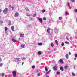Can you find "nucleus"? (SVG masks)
Segmentation results:
<instances>
[{
	"label": "nucleus",
	"instance_id": "nucleus-1",
	"mask_svg": "<svg viewBox=\"0 0 77 77\" xmlns=\"http://www.w3.org/2000/svg\"><path fill=\"white\" fill-rule=\"evenodd\" d=\"M14 61L17 62L18 64L21 61V59L20 58H14Z\"/></svg>",
	"mask_w": 77,
	"mask_h": 77
},
{
	"label": "nucleus",
	"instance_id": "nucleus-2",
	"mask_svg": "<svg viewBox=\"0 0 77 77\" xmlns=\"http://www.w3.org/2000/svg\"><path fill=\"white\" fill-rule=\"evenodd\" d=\"M12 74H13V77H16L17 75V72L15 71H14L12 72Z\"/></svg>",
	"mask_w": 77,
	"mask_h": 77
},
{
	"label": "nucleus",
	"instance_id": "nucleus-3",
	"mask_svg": "<svg viewBox=\"0 0 77 77\" xmlns=\"http://www.w3.org/2000/svg\"><path fill=\"white\" fill-rule=\"evenodd\" d=\"M8 8H5L3 11V12L4 14H6L7 13L8 11Z\"/></svg>",
	"mask_w": 77,
	"mask_h": 77
},
{
	"label": "nucleus",
	"instance_id": "nucleus-4",
	"mask_svg": "<svg viewBox=\"0 0 77 77\" xmlns=\"http://www.w3.org/2000/svg\"><path fill=\"white\" fill-rule=\"evenodd\" d=\"M19 16V13L18 12H16L14 14L15 17H18Z\"/></svg>",
	"mask_w": 77,
	"mask_h": 77
},
{
	"label": "nucleus",
	"instance_id": "nucleus-5",
	"mask_svg": "<svg viewBox=\"0 0 77 77\" xmlns=\"http://www.w3.org/2000/svg\"><path fill=\"white\" fill-rule=\"evenodd\" d=\"M57 67L56 66H54L53 67V69L54 71H56V70H57Z\"/></svg>",
	"mask_w": 77,
	"mask_h": 77
},
{
	"label": "nucleus",
	"instance_id": "nucleus-6",
	"mask_svg": "<svg viewBox=\"0 0 77 77\" xmlns=\"http://www.w3.org/2000/svg\"><path fill=\"white\" fill-rule=\"evenodd\" d=\"M50 30H51L50 28H48V29L47 32L48 33H50Z\"/></svg>",
	"mask_w": 77,
	"mask_h": 77
},
{
	"label": "nucleus",
	"instance_id": "nucleus-7",
	"mask_svg": "<svg viewBox=\"0 0 77 77\" xmlns=\"http://www.w3.org/2000/svg\"><path fill=\"white\" fill-rule=\"evenodd\" d=\"M59 62H60L61 63H63V60L61 59L59 60Z\"/></svg>",
	"mask_w": 77,
	"mask_h": 77
},
{
	"label": "nucleus",
	"instance_id": "nucleus-8",
	"mask_svg": "<svg viewBox=\"0 0 77 77\" xmlns=\"http://www.w3.org/2000/svg\"><path fill=\"white\" fill-rule=\"evenodd\" d=\"M39 21L40 22V23H42V18H39Z\"/></svg>",
	"mask_w": 77,
	"mask_h": 77
},
{
	"label": "nucleus",
	"instance_id": "nucleus-9",
	"mask_svg": "<svg viewBox=\"0 0 77 77\" xmlns=\"http://www.w3.org/2000/svg\"><path fill=\"white\" fill-rule=\"evenodd\" d=\"M19 36L21 37H24V34H21L19 35Z\"/></svg>",
	"mask_w": 77,
	"mask_h": 77
},
{
	"label": "nucleus",
	"instance_id": "nucleus-10",
	"mask_svg": "<svg viewBox=\"0 0 77 77\" xmlns=\"http://www.w3.org/2000/svg\"><path fill=\"white\" fill-rule=\"evenodd\" d=\"M11 29L12 31H14V30H15V28H14V26H12L11 27Z\"/></svg>",
	"mask_w": 77,
	"mask_h": 77
},
{
	"label": "nucleus",
	"instance_id": "nucleus-11",
	"mask_svg": "<svg viewBox=\"0 0 77 77\" xmlns=\"http://www.w3.org/2000/svg\"><path fill=\"white\" fill-rule=\"evenodd\" d=\"M12 41L13 42H17V40H15V39L14 38L12 39Z\"/></svg>",
	"mask_w": 77,
	"mask_h": 77
},
{
	"label": "nucleus",
	"instance_id": "nucleus-12",
	"mask_svg": "<svg viewBox=\"0 0 77 77\" xmlns=\"http://www.w3.org/2000/svg\"><path fill=\"white\" fill-rule=\"evenodd\" d=\"M51 72V70H49L48 72H47L45 74V75H47V74H48L50 72Z\"/></svg>",
	"mask_w": 77,
	"mask_h": 77
},
{
	"label": "nucleus",
	"instance_id": "nucleus-13",
	"mask_svg": "<svg viewBox=\"0 0 77 77\" xmlns=\"http://www.w3.org/2000/svg\"><path fill=\"white\" fill-rule=\"evenodd\" d=\"M60 70L61 71H63V67H61L60 68Z\"/></svg>",
	"mask_w": 77,
	"mask_h": 77
},
{
	"label": "nucleus",
	"instance_id": "nucleus-14",
	"mask_svg": "<svg viewBox=\"0 0 77 77\" xmlns=\"http://www.w3.org/2000/svg\"><path fill=\"white\" fill-rule=\"evenodd\" d=\"M55 42H56L57 45H59V44L58 43V41H57V40H55Z\"/></svg>",
	"mask_w": 77,
	"mask_h": 77
},
{
	"label": "nucleus",
	"instance_id": "nucleus-15",
	"mask_svg": "<svg viewBox=\"0 0 77 77\" xmlns=\"http://www.w3.org/2000/svg\"><path fill=\"white\" fill-rule=\"evenodd\" d=\"M45 69L46 71H48V69L47 68V67L45 66Z\"/></svg>",
	"mask_w": 77,
	"mask_h": 77
},
{
	"label": "nucleus",
	"instance_id": "nucleus-16",
	"mask_svg": "<svg viewBox=\"0 0 77 77\" xmlns=\"http://www.w3.org/2000/svg\"><path fill=\"white\" fill-rule=\"evenodd\" d=\"M51 45L52 47H54V44H53V43H51Z\"/></svg>",
	"mask_w": 77,
	"mask_h": 77
},
{
	"label": "nucleus",
	"instance_id": "nucleus-17",
	"mask_svg": "<svg viewBox=\"0 0 77 77\" xmlns=\"http://www.w3.org/2000/svg\"><path fill=\"white\" fill-rule=\"evenodd\" d=\"M66 59H68V54H66Z\"/></svg>",
	"mask_w": 77,
	"mask_h": 77
},
{
	"label": "nucleus",
	"instance_id": "nucleus-18",
	"mask_svg": "<svg viewBox=\"0 0 77 77\" xmlns=\"http://www.w3.org/2000/svg\"><path fill=\"white\" fill-rule=\"evenodd\" d=\"M68 66H64V68L65 69H66L68 68Z\"/></svg>",
	"mask_w": 77,
	"mask_h": 77
},
{
	"label": "nucleus",
	"instance_id": "nucleus-19",
	"mask_svg": "<svg viewBox=\"0 0 77 77\" xmlns=\"http://www.w3.org/2000/svg\"><path fill=\"white\" fill-rule=\"evenodd\" d=\"M25 47V44H22L21 45V47Z\"/></svg>",
	"mask_w": 77,
	"mask_h": 77
},
{
	"label": "nucleus",
	"instance_id": "nucleus-20",
	"mask_svg": "<svg viewBox=\"0 0 77 77\" xmlns=\"http://www.w3.org/2000/svg\"><path fill=\"white\" fill-rule=\"evenodd\" d=\"M38 45H42V43H38Z\"/></svg>",
	"mask_w": 77,
	"mask_h": 77
},
{
	"label": "nucleus",
	"instance_id": "nucleus-21",
	"mask_svg": "<svg viewBox=\"0 0 77 77\" xmlns=\"http://www.w3.org/2000/svg\"><path fill=\"white\" fill-rule=\"evenodd\" d=\"M62 19V17H60L59 18V20H61Z\"/></svg>",
	"mask_w": 77,
	"mask_h": 77
},
{
	"label": "nucleus",
	"instance_id": "nucleus-22",
	"mask_svg": "<svg viewBox=\"0 0 77 77\" xmlns=\"http://www.w3.org/2000/svg\"><path fill=\"white\" fill-rule=\"evenodd\" d=\"M38 54H39V55H41V54H42V53H41V52L40 51L38 52Z\"/></svg>",
	"mask_w": 77,
	"mask_h": 77
},
{
	"label": "nucleus",
	"instance_id": "nucleus-23",
	"mask_svg": "<svg viewBox=\"0 0 77 77\" xmlns=\"http://www.w3.org/2000/svg\"><path fill=\"white\" fill-rule=\"evenodd\" d=\"M22 59V60H25L26 59V58H25V57H23Z\"/></svg>",
	"mask_w": 77,
	"mask_h": 77
},
{
	"label": "nucleus",
	"instance_id": "nucleus-24",
	"mask_svg": "<svg viewBox=\"0 0 77 77\" xmlns=\"http://www.w3.org/2000/svg\"><path fill=\"white\" fill-rule=\"evenodd\" d=\"M5 31H7V30H8V28H7V27H5Z\"/></svg>",
	"mask_w": 77,
	"mask_h": 77
},
{
	"label": "nucleus",
	"instance_id": "nucleus-25",
	"mask_svg": "<svg viewBox=\"0 0 77 77\" xmlns=\"http://www.w3.org/2000/svg\"><path fill=\"white\" fill-rule=\"evenodd\" d=\"M57 74H58V75H59L60 74V72H57L56 73Z\"/></svg>",
	"mask_w": 77,
	"mask_h": 77
},
{
	"label": "nucleus",
	"instance_id": "nucleus-26",
	"mask_svg": "<svg viewBox=\"0 0 77 77\" xmlns=\"http://www.w3.org/2000/svg\"><path fill=\"white\" fill-rule=\"evenodd\" d=\"M11 8H12V10H14V6H12Z\"/></svg>",
	"mask_w": 77,
	"mask_h": 77
},
{
	"label": "nucleus",
	"instance_id": "nucleus-27",
	"mask_svg": "<svg viewBox=\"0 0 77 77\" xmlns=\"http://www.w3.org/2000/svg\"><path fill=\"white\" fill-rule=\"evenodd\" d=\"M26 14V16H27V17L29 16H30V15H31L30 14Z\"/></svg>",
	"mask_w": 77,
	"mask_h": 77
},
{
	"label": "nucleus",
	"instance_id": "nucleus-28",
	"mask_svg": "<svg viewBox=\"0 0 77 77\" xmlns=\"http://www.w3.org/2000/svg\"><path fill=\"white\" fill-rule=\"evenodd\" d=\"M4 75H5V74L4 73H2V74H1V76L2 77H4Z\"/></svg>",
	"mask_w": 77,
	"mask_h": 77
},
{
	"label": "nucleus",
	"instance_id": "nucleus-29",
	"mask_svg": "<svg viewBox=\"0 0 77 77\" xmlns=\"http://www.w3.org/2000/svg\"><path fill=\"white\" fill-rule=\"evenodd\" d=\"M41 75V74L40 73H38V74H37V76H38V77H39V76H40Z\"/></svg>",
	"mask_w": 77,
	"mask_h": 77
},
{
	"label": "nucleus",
	"instance_id": "nucleus-30",
	"mask_svg": "<svg viewBox=\"0 0 77 77\" xmlns=\"http://www.w3.org/2000/svg\"><path fill=\"white\" fill-rule=\"evenodd\" d=\"M75 57H77V54H75Z\"/></svg>",
	"mask_w": 77,
	"mask_h": 77
},
{
	"label": "nucleus",
	"instance_id": "nucleus-31",
	"mask_svg": "<svg viewBox=\"0 0 77 77\" xmlns=\"http://www.w3.org/2000/svg\"><path fill=\"white\" fill-rule=\"evenodd\" d=\"M26 10L27 11H29V9L27 8H26Z\"/></svg>",
	"mask_w": 77,
	"mask_h": 77
},
{
	"label": "nucleus",
	"instance_id": "nucleus-32",
	"mask_svg": "<svg viewBox=\"0 0 77 77\" xmlns=\"http://www.w3.org/2000/svg\"><path fill=\"white\" fill-rule=\"evenodd\" d=\"M74 11H75V12H77V9H75L74 10Z\"/></svg>",
	"mask_w": 77,
	"mask_h": 77
},
{
	"label": "nucleus",
	"instance_id": "nucleus-33",
	"mask_svg": "<svg viewBox=\"0 0 77 77\" xmlns=\"http://www.w3.org/2000/svg\"><path fill=\"white\" fill-rule=\"evenodd\" d=\"M3 23V21L1 20L0 21V24H2Z\"/></svg>",
	"mask_w": 77,
	"mask_h": 77
},
{
	"label": "nucleus",
	"instance_id": "nucleus-34",
	"mask_svg": "<svg viewBox=\"0 0 77 77\" xmlns=\"http://www.w3.org/2000/svg\"><path fill=\"white\" fill-rule=\"evenodd\" d=\"M8 25L9 26H11V22H9Z\"/></svg>",
	"mask_w": 77,
	"mask_h": 77
},
{
	"label": "nucleus",
	"instance_id": "nucleus-35",
	"mask_svg": "<svg viewBox=\"0 0 77 77\" xmlns=\"http://www.w3.org/2000/svg\"><path fill=\"white\" fill-rule=\"evenodd\" d=\"M72 75L73 76H75V74L73 73H72Z\"/></svg>",
	"mask_w": 77,
	"mask_h": 77
},
{
	"label": "nucleus",
	"instance_id": "nucleus-36",
	"mask_svg": "<svg viewBox=\"0 0 77 77\" xmlns=\"http://www.w3.org/2000/svg\"><path fill=\"white\" fill-rule=\"evenodd\" d=\"M67 14H68V12L67 11H66V12L65 13V15H67Z\"/></svg>",
	"mask_w": 77,
	"mask_h": 77
},
{
	"label": "nucleus",
	"instance_id": "nucleus-37",
	"mask_svg": "<svg viewBox=\"0 0 77 77\" xmlns=\"http://www.w3.org/2000/svg\"><path fill=\"white\" fill-rule=\"evenodd\" d=\"M45 10H43L42 11V12L43 13H44V12H45Z\"/></svg>",
	"mask_w": 77,
	"mask_h": 77
},
{
	"label": "nucleus",
	"instance_id": "nucleus-38",
	"mask_svg": "<svg viewBox=\"0 0 77 77\" xmlns=\"http://www.w3.org/2000/svg\"><path fill=\"white\" fill-rule=\"evenodd\" d=\"M43 19V20H44V21H46V17L44 18Z\"/></svg>",
	"mask_w": 77,
	"mask_h": 77
},
{
	"label": "nucleus",
	"instance_id": "nucleus-39",
	"mask_svg": "<svg viewBox=\"0 0 77 77\" xmlns=\"http://www.w3.org/2000/svg\"><path fill=\"white\" fill-rule=\"evenodd\" d=\"M64 45H65V43H62V44H61V45L62 46H63Z\"/></svg>",
	"mask_w": 77,
	"mask_h": 77
},
{
	"label": "nucleus",
	"instance_id": "nucleus-40",
	"mask_svg": "<svg viewBox=\"0 0 77 77\" xmlns=\"http://www.w3.org/2000/svg\"><path fill=\"white\" fill-rule=\"evenodd\" d=\"M65 43L66 44H69V42H65Z\"/></svg>",
	"mask_w": 77,
	"mask_h": 77
},
{
	"label": "nucleus",
	"instance_id": "nucleus-41",
	"mask_svg": "<svg viewBox=\"0 0 77 77\" xmlns=\"http://www.w3.org/2000/svg\"><path fill=\"white\" fill-rule=\"evenodd\" d=\"M35 66H32V68H33V69H34V68H35Z\"/></svg>",
	"mask_w": 77,
	"mask_h": 77
},
{
	"label": "nucleus",
	"instance_id": "nucleus-42",
	"mask_svg": "<svg viewBox=\"0 0 77 77\" xmlns=\"http://www.w3.org/2000/svg\"><path fill=\"white\" fill-rule=\"evenodd\" d=\"M36 14H33L34 17H36Z\"/></svg>",
	"mask_w": 77,
	"mask_h": 77
},
{
	"label": "nucleus",
	"instance_id": "nucleus-43",
	"mask_svg": "<svg viewBox=\"0 0 77 77\" xmlns=\"http://www.w3.org/2000/svg\"><path fill=\"white\" fill-rule=\"evenodd\" d=\"M2 66H3V64L2 63H0V66L1 67Z\"/></svg>",
	"mask_w": 77,
	"mask_h": 77
},
{
	"label": "nucleus",
	"instance_id": "nucleus-44",
	"mask_svg": "<svg viewBox=\"0 0 77 77\" xmlns=\"http://www.w3.org/2000/svg\"><path fill=\"white\" fill-rule=\"evenodd\" d=\"M72 2H75V0H71Z\"/></svg>",
	"mask_w": 77,
	"mask_h": 77
},
{
	"label": "nucleus",
	"instance_id": "nucleus-45",
	"mask_svg": "<svg viewBox=\"0 0 77 77\" xmlns=\"http://www.w3.org/2000/svg\"><path fill=\"white\" fill-rule=\"evenodd\" d=\"M66 39H67V40H68V41H69V38H68V37H66Z\"/></svg>",
	"mask_w": 77,
	"mask_h": 77
},
{
	"label": "nucleus",
	"instance_id": "nucleus-46",
	"mask_svg": "<svg viewBox=\"0 0 77 77\" xmlns=\"http://www.w3.org/2000/svg\"><path fill=\"white\" fill-rule=\"evenodd\" d=\"M67 4V5H68V6H69V2H68Z\"/></svg>",
	"mask_w": 77,
	"mask_h": 77
},
{
	"label": "nucleus",
	"instance_id": "nucleus-47",
	"mask_svg": "<svg viewBox=\"0 0 77 77\" xmlns=\"http://www.w3.org/2000/svg\"><path fill=\"white\" fill-rule=\"evenodd\" d=\"M71 52H69V55H71Z\"/></svg>",
	"mask_w": 77,
	"mask_h": 77
},
{
	"label": "nucleus",
	"instance_id": "nucleus-48",
	"mask_svg": "<svg viewBox=\"0 0 77 77\" xmlns=\"http://www.w3.org/2000/svg\"><path fill=\"white\" fill-rule=\"evenodd\" d=\"M2 62V59L1 58H0V63Z\"/></svg>",
	"mask_w": 77,
	"mask_h": 77
},
{
	"label": "nucleus",
	"instance_id": "nucleus-49",
	"mask_svg": "<svg viewBox=\"0 0 77 77\" xmlns=\"http://www.w3.org/2000/svg\"><path fill=\"white\" fill-rule=\"evenodd\" d=\"M9 7H11V5H9Z\"/></svg>",
	"mask_w": 77,
	"mask_h": 77
},
{
	"label": "nucleus",
	"instance_id": "nucleus-50",
	"mask_svg": "<svg viewBox=\"0 0 77 77\" xmlns=\"http://www.w3.org/2000/svg\"><path fill=\"white\" fill-rule=\"evenodd\" d=\"M10 75H8V77H10Z\"/></svg>",
	"mask_w": 77,
	"mask_h": 77
},
{
	"label": "nucleus",
	"instance_id": "nucleus-51",
	"mask_svg": "<svg viewBox=\"0 0 77 77\" xmlns=\"http://www.w3.org/2000/svg\"><path fill=\"white\" fill-rule=\"evenodd\" d=\"M2 12V10L1 9H0V13H1Z\"/></svg>",
	"mask_w": 77,
	"mask_h": 77
},
{
	"label": "nucleus",
	"instance_id": "nucleus-52",
	"mask_svg": "<svg viewBox=\"0 0 77 77\" xmlns=\"http://www.w3.org/2000/svg\"><path fill=\"white\" fill-rule=\"evenodd\" d=\"M24 62H23L22 64V65H23L24 64Z\"/></svg>",
	"mask_w": 77,
	"mask_h": 77
},
{
	"label": "nucleus",
	"instance_id": "nucleus-53",
	"mask_svg": "<svg viewBox=\"0 0 77 77\" xmlns=\"http://www.w3.org/2000/svg\"><path fill=\"white\" fill-rule=\"evenodd\" d=\"M46 77H50L49 76L47 75L46 76Z\"/></svg>",
	"mask_w": 77,
	"mask_h": 77
},
{
	"label": "nucleus",
	"instance_id": "nucleus-54",
	"mask_svg": "<svg viewBox=\"0 0 77 77\" xmlns=\"http://www.w3.org/2000/svg\"><path fill=\"white\" fill-rule=\"evenodd\" d=\"M76 59H77V58H74V60H76Z\"/></svg>",
	"mask_w": 77,
	"mask_h": 77
},
{
	"label": "nucleus",
	"instance_id": "nucleus-55",
	"mask_svg": "<svg viewBox=\"0 0 77 77\" xmlns=\"http://www.w3.org/2000/svg\"><path fill=\"white\" fill-rule=\"evenodd\" d=\"M0 18H1V17L0 16Z\"/></svg>",
	"mask_w": 77,
	"mask_h": 77
}]
</instances>
